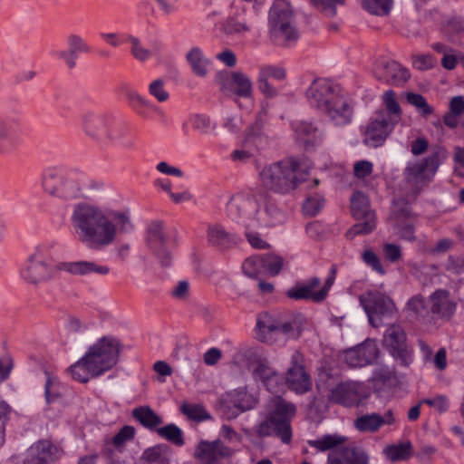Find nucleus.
I'll return each instance as SVG.
<instances>
[{"mask_svg":"<svg viewBox=\"0 0 464 464\" xmlns=\"http://www.w3.org/2000/svg\"><path fill=\"white\" fill-rule=\"evenodd\" d=\"M164 81L162 79H157L152 81L149 85V92L150 95L155 97L158 102H166L169 95L164 88Z\"/></svg>","mask_w":464,"mask_h":464,"instance_id":"57","label":"nucleus"},{"mask_svg":"<svg viewBox=\"0 0 464 464\" xmlns=\"http://www.w3.org/2000/svg\"><path fill=\"white\" fill-rule=\"evenodd\" d=\"M310 2L326 16L336 14V5H344V0H310Z\"/></svg>","mask_w":464,"mask_h":464,"instance_id":"54","label":"nucleus"},{"mask_svg":"<svg viewBox=\"0 0 464 464\" xmlns=\"http://www.w3.org/2000/svg\"><path fill=\"white\" fill-rule=\"evenodd\" d=\"M169 446L158 444L146 449L141 456L142 464H169Z\"/></svg>","mask_w":464,"mask_h":464,"instance_id":"37","label":"nucleus"},{"mask_svg":"<svg viewBox=\"0 0 464 464\" xmlns=\"http://www.w3.org/2000/svg\"><path fill=\"white\" fill-rule=\"evenodd\" d=\"M359 300L370 324L375 328L384 324L389 325L396 317L397 309L394 302L380 292H367L360 295Z\"/></svg>","mask_w":464,"mask_h":464,"instance_id":"9","label":"nucleus"},{"mask_svg":"<svg viewBox=\"0 0 464 464\" xmlns=\"http://www.w3.org/2000/svg\"><path fill=\"white\" fill-rule=\"evenodd\" d=\"M256 330L257 339L265 343L276 333H280L286 336L292 334L294 324L289 321L283 322L279 317L274 316L268 312H263L257 315Z\"/></svg>","mask_w":464,"mask_h":464,"instance_id":"18","label":"nucleus"},{"mask_svg":"<svg viewBox=\"0 0 464 464\" xmlns=\"http://www.w3.org/2000/svg\"><path fill=\"white\" fill-rule=\"evenodd\" d=\"M407 101L410 104L415 106L422 116H428L433 113V108L429 105L426 99L419 93L409 92Z\"/></svg>","mask_w":464,"mask_h":464,"instance_id":"51","label":"nucleus"},{"mask_svg":"<svg viewBox=\"0 0 464 464\" xmlns=\"http://www.w3.org/2000/svg\"><path fill=\"white\" fill-rule=\"evenodd\" d=\"M232 92L239 97L250 98L253 94L252 82L241 72H232L229 82Z\"/></svg>","mask_w":464,"mask_h":464,"instance_id":"38","label":"nucleus"},{"mask_svg":"<svg viewBox=\"0 0 464 464\" xmlns=\"http://www.w3.org/2000/svg\"><path fill=\"white\" fill-rule=\"evenodd\" d=\"M420 403L429 405L436 409L439 412L443 413L449 410L450 402L446 395H436L433 398L423 399Z\"/></svg>","mask_w":464,"mask_h":464,"instance_id":"59","label":"nucleus"},{"mask_svg":"<svg viewBox=\"0 0 464 464\" xmlns=\"http://www.w3.org/2000/svg\"><path fill=\"white\" fill-rule=\"evenodd\" d=\"M384 425L382 416L379 413H371L359 416L354 420V428L361 432H376Z\"/></svg>","mask_w":464,"mask_h":464,"instance_id":"40","label":"nucleus"},{"mask_svg":"<svg viewBox=\"0 0 464 464\" xmlns=\"http://www.w3.org/2000/svg\"><path fill=\"white\" fill-rule=\"evenodd\" d=\"M396 125L389 120L388 114L378 111L367 126L364 143L373 148L382 145Z\"/></svg>","mask_w":464,"mask_h":464,"instance_id":"17","label":"nucleus"},{"mask_svg":"<svg viewBox=\"0 0 464 464\" xmlns=\"http://www.w3.org/2000/svg\"><path fill=\"white\" fill-rule=\"evenodd\" d=\"M111 441L106 440L101 450V456L106 464H121L120 457Z\"/></svg>","mask_w":464,"mask_h":464,"instance_id":"61","label":"nucleus"},{"mask_svg":"<svg viewBox=\"0 0 464 464\" xmlns=\"http://www.w3.org/2000/svg\"><path fill=\"white\" fill-rule=\"evenodd\" d=\"M296 140L302 143L305 150H314L321 146L324 140V132L314 123L299 121L293 123Z\"/></svg>","mask_w":464,"mask_h":464,"instance_id":"24","label":"nucleus"},{"mask_svg":"<svg viewBox=\"0 0 464 464\" xmlns=\"http://www.w3.org/2000/svg\"><path fill=\"white\" fill-rule=\"evenodd\" d=\"M323 204L322 198H308L303 204V211L305 215L314 217L322 209Z\"/></svg>","mask_w":464,"mask_h":464,"instance_id":"62","label":"nucleus"},{"mask_svg":"<svg viewBox=\"0 0 464 464\" xmlns=\"http://www.w3.org/2000/svg\"><path fill=\"white\" fill-rule=\"evenodd\" d=\"M431 312L440 317H450L455 310L456 304L450 300V293L446 289H438L430 295Z\"/></svg>","mask_w":464,"mask_h":464,"instance_id":"33","label":"nucleus"},{"mask_svg":"<svg viewBox=\"0 0 464 464\" xmlns=\"http://www.w3.org/2000/svg\"><path fill=\"white\" fill-rule=\"evenodd\" d=\"M337 268L333 265L329 270L327 278L324 285L318 289L321 285V280L317 276L308 278L304 282H296L295 285L285 292V295L293 300H310L315 304L324 302L328 296L329 291L333 286Z\"/></svg>","mask_w":464,"mask_h":464,"instance_id":"10","label":"nucleus"},{"mask_svg":"<svg viewBox=\"0 0 464 464\" xmlns=\"http://www.w3.org/2000/svg\"><path fill=\"white\" fill-rule=\"evenodd\" d=\"M85 175L76 169H48L43 175L44 190L51 196L70 200L83 195Z\"/></svg>","mask_w":464,"mask_h":464,"instance_id":"4","label":"nucleus"},{"mask_svg":"<svg viewBox=\"0 0 464 464\" xmlns=\"http://www.w3.org/2000/svg\"><path fill=\"white\" fill-rule=\"evenodd\" d=\"M382 345L401 367L407 368L413 362V351L408 345L405 331L401 325H388L383 334Z\"/></svg>","mask_w":464,"mask_h":464,"instance_id":"13","label":"nucleus"},{"mask_svg":"<svg viewBox=\"0 0 464 464\" xmlns=\"http://www.w3.org/2000/svg\"><path fill=\"white\" fill-rule=\"evenodd\" d=\"M299 162L288 158L266 165L259 172L261 185L266 190L286 194L295 189L300 182L297 177Z\"/></svg>","mask_w":464,"mask_h":464,"instance_id":"5","label":"nucleus"},{"mask_svg":"<svg viewBox=\"0 0 464 464\" xmlns=\"http://www.w3.org/2000/svg\"><path fill=\"white\" fill-rule=\"evenodd\" d=\"M72 377L82 383L87 382L92 377L91 372L87 369V363L82 357L78 362L72 364L69 369Z\"/></svg>","mask_w":464,"mask_h":464,"instance_id":"52","label":"nucleus"},{"mask_svg":"<svg viewBox=\"0 0 464 464\" xmlns=\"http://www.w3.org/2000/svg\"><path fill=\"white\" fill-rule=\"evenodd\" d=\"M443 150L437 148L421 162L410 164L406 167L404 170L405 180L412 187L415 195H418L431 181L440 165Z\"/></svg>","mask_w":464,"mask_h":464,"instance_id":"11","label":"nucleus"},{"mask_svg":"<svg viewBox=\"0 0 464 464\" xmlns=\"http://www.w3.org/2000/svg\"><path fill=\"white\" fill-rule=\"evenodd\" d=\"M132 417L148 430L158 429L163 420L150 406H139L132 410Z\"/></svg>","mask_w":464,"mask_h":464,"instance_id":"36","label":"nucleus"},{"mask_svg":"<svg viewBox=\"0 0 464 464\" xmlns=\"http://www.w3.org/2000/svg\"><path fill=\"white\" fill-rule=\"evenodd\" d=\"M106 141L128 150H132L136 147L135 136L130 125L125 121H113L111 118L105 135Z\"/></svg>","mask_w":464,"mask_h":464,"instance_id":"26","label":"nucleus"},{"mask_svg":"<svg viewBox=\"0 0 464 464\" xmlns=\"http://www.w3.org/2000/svg\"><path fill=\"white\" fill-rule=\"evenodd\" d=\"M351 212L357 223L346 232L347 238L353 239L358 235H367L375 229V212L371 208L369 199L362 192L355 191L352 195Z\"/></svg>","mask_w":464,"mask_h":464,"instance_id":"12","label":"nucleus"},{"mask_svg":"<svg viewBox=\"0 0 464 464\" xmlns=\"http://www.w3.org/2000/svg\"><path fill=\"white\" fill-rule=\"evenodd\" d=\"M45 375L44 396L46 402L52 403L62 396L60 383L55 379L52 378L47 371H45Z\"/></svg>","mask_w":464,"mask_h":464,"instance_id":"49","label":"nucleus"},{"mask_svg":"<svg viewBox=\"0 0 464 464\" xmlns=\"http://www.w3.org/2000/svg\"><path fill=\"white\" fill-rule=\"evenodd\" d=\"M303 355L295 351L290 361V366L286 371L285 377V386L296 394H304L312 390V378L304 364Z\"/></svg>","mask_w":464,"mask_h":464,"instance_id":"15","label":"nucleus"},{"mask_svg":"<svg viewBox=\"0 0 464 464\" xmlns=\"http://www.w3.org/2000/svg\"><path fill=\"white\" fill-rule=\"evenodd\" d=\"M345 439L339 435H324L314 440H309L308 444L321 451H326L344 442Z\"/></svg>","mask_w":464,"mask_h":464,"instance_id":"46","label":"nucleus"},{"mask_svg":"<svg viewBox=\"0 0 464 464\" xmlns=\"http://www.w3.org/2000/svg\"><path fill=\"white\" fill-rule=\"evenodd\" d=\"M71 223L80 241L98 250L111 245L118 232L128 233L133 229L128 211L102 208L87 202L74 205Z\"/></svg>","mask_w":464,"mask_h":464,"instance_id":"1","label":"nucleus"},{"mask_svg":"<svg viewBox=\"0 0 464 464\" xmlns=\"http://www.w3.org/2000/svg\"><path fill=\"white\" fill-rule=\"evenodd\" d=\"M20 121L16 117L0 113V155H7L21 144Z\"/></svg>","mask_w":464,"mask_h":464,"instance_id":"19","label":"nucleus"},{"mask_svg":"<svg viewBox=\"0 0 464 464\" xmlns=\"http://www.w3.org/2000/svg\"><path fill=\"white\" fill-rule=\"evenodd\" d=\"M258 73L266 76L268 79L271 78L276 81H282L286 76V72L284 68L272 65H266L261 67Z\"/></svg>","mask_w":464,"mask_h":464,"instance_id":"64","label":"nucleus"},{"mask_svg":"<svg viewBox=\"0 0 464 464\" xmlns=\"http://www.w3.org/2000/svg\"><path fill=\"white\" fill-rule=\"evenodd\" d=\"M207 237L209 244L220 249L230 248L241 241L237 234L227 231L221 225L209 226Z\"/></svg>","mask_w":464,"mask_h":464,"instance_id":"31","label":"nucleus"},{"mask_svg":"<svg viewBox=\"0 0 464 464\" xmlns=\"http://www.w3.org/2000/svg\"><path fill=\"white\" fill-rule=\"evenodd\" d=\"M125 95L130 102V105L140 115H143L145 111L155 109V106L150 102L140 95L135 91L127 89Z\"/></svg>","mask_w":464,"mask_h":464,"instance_id":"45","label":"nucleus"},{"mask_svg":"<svg viewBox=\"0 0 464 464\" xmlns=\"http://www.w3.org/2000/svg\"><path fill=\"white\" fill-rule=\"evenodd\" d=\"M323 112L337 127L350 124L353 117V108L343 94L327 105Z\"/></svg>","mask_w":464,"mask_h":464,"instance_id":"27","label":"nucleus"},{"mask_svg":"<svg viewBox=\"0 0 464 464\" xmlns=\"http://www.w3.org/2000/svg\"><path fill=\"white\" fill-rule=\"evenodd\" d=\"M268 34L272 41L284 46H289L298 40L294 11L288 1L273 2L268 12Z\"/></svg>","mask_w":464,"mask_h":464,"instance_id":"6","label":"nucleus"},{"mask_svg":"<svg viewBox=\"0 0 464 464\" xmlns=\"http://www.w3.org/2000/svg\"><path fill=\"white\" fill-rule=\"evenodd\" d=\"M383 454L391 462L406 461L413 455V446L410 440L391 444L384 448Z\"/></svg>","mask_w":464,"mask_h":464,"instance_id":"35","label":"nucleus"},{"mask_svg":"<svg viewBox=\"0 0 464 464\" xmlns=\"http://www.w3.org/2000/svg\"><path fill=\"white\" fill-rule=\"evenodd\" d=\"M246 8L236 9L226 20L223 29L226 34H242L251 29V24L246 16Z\"/></svg>","mask_w":464,"mask_h":464,"instance_id":"34","label":"nucleus"},{"mask_svg":"<svg viewBox=\"0 0 464 464\" xmlns=\"http://www.w3.org/2000/svg\"><path fill=\"white\" fill-rule=\"evenodd\" d=\"M60 271L75 276H104L110 273V267L87 260L54 262L44 249L36 248L25 260L20 276L25 283L37 286L54 280Z\"/></svg>","mask_w":464,"mask_h":464,"instance_id":"2","label":"nucleus"},{"mask_svg":"<svg viewBox=\"0 0 464 464\" xmlns=\"http://www.w3.org/2000/svg\"><path fill=\"white\" fill-rule=\"evenodd\" d=\"M59 459V450L51 441L43 440L32 445L22 459L14 464H53Z\"/></svg>","mask_w":464,"mask_h":464,"instance_id":"20","label":"nucleus"},{"mask_svg":"<svg viewBox=\"0 0 464 464\" xmlns=\"http://www.w3.org/2000/svg\"><path fill=\"white\" fill-rule=\"evenodd\" d=\"M124 41L130 44V53L136 60L146 62L151 57V52L141 45L138 37L127 34Z\"/></svg>","mask_w":464,"mask_h":464,"instance_id":"47","label":"nucleus"},{"mask_svg":"<svg viewBox=\"0 0 464 464\" xmlns=\"http://www.w3.org/2000/svg\"><path fill=\"white\" fill-rule=\"evenodd\" d=\"M362 260L364 263L371 266L372 270L376 271L380 275H384L385 270L380 262L378 256L372 250H365L362 253Z\"/></svg>","mask_w":464,"mask_h":464,"instance_id":"63","label":"nucleus"},{"mask_svg":"<svg viewBox=\"0 0 464 464\" xmlns=\"http://www.w3.org/2000/svg\"><path fill=\"white\" fill-rule=\"evenodd\" d=\"M233 454L232 450L221 440H201L195 449L194 458L200 464H215L221 459L228 458Z\"/></svg>","mask_w":464,"mask_h":464,"instance_id":"23","label":"nucleus"},{"mask_svg":"<svg viewBox=\"0 0 464 464\" xmlns=\"http://www.w3.org/2000/svg\"><path fill=\"white\" fill-rule=\"evenodd\" d=\"M327 464H369V457L357 446H342L328 455Z\"/></svg>","mask_w":464,"mask_h":464,"instance_id":"30","label":"nucleus"},{"mask_svg":"<svg viewBox=\"0 0 464 464\" xmlns=\"http://www.w3.org/2000/svg\"><path fill=\"white\" fill-rule=\"evenodd\" d=\"M380 354L376 343L366 340L364 343L348 349L344 353V361L350 368L364 367L376 362Z\"/></svg>","mask_w":464,"mask_h":464,"instance_id":"21","label":"nucleus"},{"mask_svg":"<svg viewBox=\"0 0 464 464\" xmlns=\"http://www.w3.org/2000/svg\"><path fill=\"white\" fill-rule=\"evenodd\" d=\"M411 77L409 70L395 61H390L382 65L380 79L392 86H402Z\"/></svg>","mask_w":464,"mask_h":464,"instance_id":"32","label":"nucleus"},{"mask_svg":"<svg viewBox=\"0 0 464 464\" xmlns=\"http://www.w3.org/2000/svg\"><path fill=\"white\" fill-rule=\"evenodd\" d=\"M262 266L266 268L268 273L275 276H277L283 266L284 259L276 255L264 254L259 256Z\"/></svg>","mask_w":464,"mask_h":464,"instance_id":"48","label":"nucleus"},{"mask_svg":"<svg viewBox=\"0 0 464 464\" xmlns=\"http://www.w3.org/2000/svg\"><path fill=\"white\" fill-rule=\"evenodd\" d=\"M392 215L395 222L410 220L412 216L411 207L403 199L393 200Z\"/></svg>","mask_w":464,"mask_h":464,"instance_id":"53","label":"nucleus"},{"mask_svg":"<svg viewBox=\"0 0 464 464\" xmlns=\"http://www.w3.org/2000/svg\"><path fill=\"white\" fill-rule=\"evenodd\" d=\"M256 83L258 90L266 98L271 99L278 94L277 89L270 83L269 79L260 73H258Z\"/></svg>","mask_w":464,"mask_h":464,"instance_id":"60","label":"nucleus"},{"mask_svg":"<svg viewBox=\"0 0 464 464\" xmlns=\"http://www.w3.org/2000/svg\"><path fill=\"white\" fill-rule=\"evenodd\" d=\"M181 412L188 419L201 421L210 418L205 408L198 404H183L180 408Z\"/></svg>","mask_w":464,"mask_h":464,"instance_id":"50","label":"nucleus"},{"mask_svg":"<svg viewBox=\"0 0 464 464\" xmlns=\"http://www.w3.org/2000/svg\"><path fill=\"white\" fill-rule=\"evenodd\" d=\"M136 434V430L133 426L124 425L111 440V444L120 453H121L127 442L131 441Z\"/></svg>","mask_w":464,"mask_h":464,"instance_id":"43","label":"nucleus"},{"mask_svg":"<svg viewBox=\"0 0 464 464\" xmlns=\"http://www.w3.org/2000/svg\"><path fill=\"white\" fill-rule=\"evenodd\" d=\"M67 50L54 51L53 55L64 62L69 69L76 66L79 53H88L91 48L88 44L78 34H72L67 37Z\"/></svg>","mask_w":464,"mask_h":464,"instance_id":"29","label":"nucleus"},{"mask_svg":"<svg viewBox=\"0 0 464 464\" xmlns=\"http://www.w3.org/2000/svg\"><path fill=\"white\" fill-rule=\"evenodd\" d=\"M383 103L385 104V110H382L384 113L389 115V120L398 124L401 120V109L399 102L396 100V93L390 90L383 93L382 96Z\"/></svg>","mask_w":464,"mask_h":464,"instance_id":"41","label":"nucleus"},{"mask_svg":"<svg viewBox=\"0 0 464 464\" xmlns=\"http://www.w3.org/2000/svg\"><path fill=\"white\" fill-rule=\"evenodd\" d=\"M342 94L340 86L327 79H314L306 90L310 105L321 111Z\"/></svg>","mask_w":464,"mask_h":464,"instance_id":"16","label":"nucleus"},{"mask_svg":"<svg viewBox=\"0 0 464 464\" xmlns=\"http://www.w3.org/2000/svg\"><path fill=\"white\" fill-rule=\"evenodd\" d=\"M146 243L162 266H170L171 253L169 248V240L163 221L152 220L148 225Z\"/></svg>","mask_w":464,"mask_h":464,"instance_id":"14","label":"nucleus"},{"mask_svg":"<svg viewBox=\"0 0 464 464\" xmlns=\"http://www.w3.org/2000/svg\"><path fill=\"white\" fill-rule=\"evenodd\" d=\"M296 413L294 403L278 397L269 416L258 425L257 432L262 437L275 436L285 444L292 440L291 421Z\"/></svg>","mask_w":464,"mask_h":464,"instance_id":"7","label":"nucleus"},{"mask_svg":"<svg viewBox=\"0 0 464 464\" xmlns=\"http://www.w3.org/2000/svg\"><path fill=\"white\" fill-rule=\"evenodd\" d=\"M227 212L232 219L244 218L246 228L273 227L285 220L284 212L265 192L234 195L227 205Z\"/></svg>","mask_w":464,"mask_h":464,"instance_id":"3","label":"nucleus"},{"mask_svg":"<svg viewBox=\"0 0 464 464\" xmlns=\"http://www.w3.org/2000/svg\"><path fill=\"white\" fill-rule=\"evenodd\" d=\"M12 412V407L5 401H0V446L5 442V426L11 418Z\"/></svg>","mask_w":464,"mask_h":464,"instance_id":"55","label":"nucleus"},{"mask_svg":"<svg viewBox=\"0 0 464 464\" xmlns=\"http://www.w3.org/2000/svg\"><path fill=\"white\" fill-rule=\"evenodd\" d=\"M360 387V383L354 382H341L332 389L328 400L345 407L358 405L362 401Z\"/></svg>","mask_w":464,"mask_h":464,"instance_id":"28","label":"nucleus"},{"mask_svg":"<svg viewBox=\"0 0 464 464\" xmlns=\"http://www.w3.org/2000/svg\"><path fill=\"white\" fill-rule=\"evenodd\" d=\"M395 227L399 236L407 241H415V228L414 224L411 220L395 222Z\"/></svg>","mask_w":464,"mask_h":464,"instance_id":"56","label":"nucleus"},{"mask_svg":"<svg viewBox=\"0 0 464 464\" xmlns=\"http://www.w3.org/2000/svg\"><path fill=\"white\" fill-rule=\"evenodd\" d=\"M231 398L235 407L239 409L241 411H245L252 408V397L244 391H237Z\"/></svg>","mask_w":464,"mask_h":464,"instance_id":"58","label":"nucleus"},{"mask_svg":"<svg viewBox=\"0 0 464 464\" xmlns=\"http://www.w3.org/2000/svg\"><path fill=\"white\" fill-rule=\"evenodd\" d=\"M158 435L176 446H183L185 443L182 430L175 424L170 423L164 427L156 429Z\"/></svg>","mask_w":464,"mask_h":464,"instance_id":"42","label":"nucleus"},{"mask_svg":"<svg viewBox=\"0 0 464 464\" xmlns=\"http://www.w3.org/2000/svg\"><path fill=\"white\" fill-rule=\"evenodd\" d=\"M252 374L271 393H279L285 389V377L265 361L256 362Z\"/></svg>","mask_w":464,"mask_h":464,"instance_id":"22","label":"nucleus"},{"mask_svg":"<svg viewBox=\"0 0 464 464\" xmlns=\"http://www.w3.org/2000/svg\"><path fill=\"white\" fill-rule=\"evenodd\" d=\"M111 123V118L100 113L86 112L82 116L84 133L96 142L105 143V135Z\"/></svg>","mask_w":464,"mask_h":464,"instance_id":"25","label":"nucleus"},{"mask_svg":"<svg viewBox=\"0 0 464 464\" xmlns=\"http://www.w3.org/2000/svg\"><path fill=\"white\" fill-rule=\"evenodd\" d=\"M120 348V342L111 337H102L89 348L82 358L92 377L102 375L117 363Z\"/></svg>","mask_w":464,"mask_h":464,"instance_id":"8","label":"nucleus"},{"mask_svg":"<svg viewBox=\"0 0 464 464\" xmlns=\"http://www.w3.org/2000/svg\"><path fill=\"white\" fill-rule=\"evenodd\" d=\"M362 5L372 14L386 15L391 12L392 0H362Z\"/></svg>","mask_w":464,"mask_h":464,"instance_id":"44","label":"nucleus"},{"mask_svg":"<svg viewBox=\"0 0 464 464\" xmlns=\"http://www.w3.org/2000/svg\"><path fill=\"white\" fill-rule=\"evenodd\" d=\"M186 59L189 63L192 72L197 76L205 77L208 74V66L210 62L204 56L203 52L199 47L191 48L188 52Z\"/></svg>","mask_w":464,"mask_h":464,"instance_id":"39","label":"nucleus"}]
</instances>
